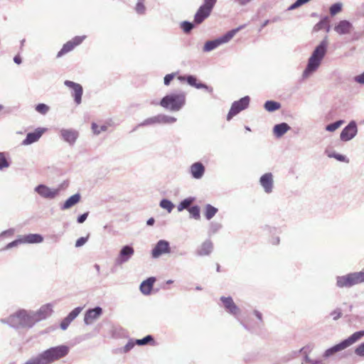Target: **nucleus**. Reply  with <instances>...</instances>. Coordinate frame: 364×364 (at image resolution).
Masks as SVG:
<instances>
[{
  "label": "nucleus",
  "instance_id": "f257e3e1",
  "mask_svg": "<svg viewBox=\"0 0 364 364\" xmlns=\"http://www.w3.org/2000/svg\"><path fill=\"white\" fill-rule=\"evenodd\" d=\"M69 353V347L60 345L50 348L36 356L29 358L24 364H51L65 357Z\"/></svg>",
  "mask_w": 364,
  "mask_h": 364
},
{
  "label": "nucleus",
  "instance_id": "f03ea898",
  "mask_svg": "<svg viewBox=\"0 0 364 364\" xmlns=\"http://www.w3.org/2000/svg\"><path fill=\"white\" fill-rule=\"evenodd\" d=\"M328 41L326 38L315 48L309 57L307 65L302 74L304 79L309 78L318 69L326 55Z\"/></svg>",
  "mask_w": 364,
  "mask_h": 364
},
{
  "label": "nucleus",
  "instance_id": "7ed1b4c3",
  "mask_svg": "<svg viewBox=\"0 0 364 364\" xmlns=\"http://www.w3.org/2000/svg\"><path fill=\"white\" fill-rule=\"evenodd\" d=\"M1 321L14 328H31L36 323L32 311H28L24 309L16 311L6 320L1 319Z\"/></svg>",
  "mask_w": 364,
  "mask_h": 364
},
{
  "label": "nucleus",
  "instance_id": "20e7f679",
  "mask_svg": "<svg viewBox=\"0 0 364 364\" xmlns=\"http://www.w3.org/2000/svg\"><path fill=\"white\" fill-rule=\"evenodd\" d=\"M186 102V92L180 91L166 95L161 100L159 105L171 112H178L185 106Z\"/></svg>",
  "mask_w": 364,
  "mask_h": 364
},
{
  "label": "nucleus",
  "instance_id": "39448f33",
  "mask_svg": "<svg viewBox=\"0 0 364 364\" xmlns=\"http://www.w3.org/2000/svg\"><path fill=\"white\" fill-rule=\"evenodd\" d=\"M362 282H364V272H353L336 278V285L339 288H350Z\"/></svg>",
  "mask_w": 364,
  "mask_h": 364
},
{
  "label": "nucleus",
  "instance_id": "423d86ee",
  "mask_svg": "<svg viewBox=\"0 0 364 364\" xmlns=\"http://www.w3.org/2000/svg\"><path fill=\"white\" fill-rule=\"evenodd\" d=\"M245 27V25L240 26L235 29H232L228 32H227L225 35L223 36L215 39L213 41H207L203 47V51L205 52H210L218 46H220L222 44L226 43L229 42L234 36L241 29H242Z\"/></svg>",
  "mask_w": 364,
  "mask_h": 364
},
{
  "label": "nucleus",
  "instance_id": "0eeeda50",
  "mask_svg": "<svg viewBox=\"0 0 364 364\" xmlns=\"http://www.w3.org/2000/svg\"><path fill=\"white\" fill-rule=\"evenodd\" d=\"M220 301H222L224 308L226 311L234 316L237 320L240 322V323L246 329L250 330V326L243 321L240 318V308L235 304L233 299L230 296H221Z\"/></svg>",
  "mask_w": 364,
  "mask_h": 364
},
{
  "label": "nucleus",
  "instance_id": "6e6552de",
  "mask_svg": "<svg viewBox=\"0 0 364 364\" xmlns=\"http://www.w3.org/2000/svg\"><path fill=\"white\" fill-rule=\"evenodd\" d=\"M176 117L164 114H159L144 119L139 126H148L156 124H173L176 122Z\"/></svg>",
  "mask_w": 364,
  "mask_h": 364
},
{
  "label": "nucleus",
  "instance_id": "1a4fd4ad",
  "mask_svg": "<svg viewBox=\"0 0 364 364\" xmlns=\"http://www.w3.org/2000/svg\"><path fill=\"white\" fill-rule=\"evenodd\" d=\"M250 100V97L248 96H245L240 100L234 102L228 114L227 120L230 121L234 116L245 109L249 105Z\"/></svg>",
  "mask_w": 364,
  "mask_h": 364
},
{
  "label": "nucleus",
  "instance_id": "9d476101",
  "mask_svg": "<svg viewBox=\"0 0 364 364\" xmlns=\"http://www.w3.org/2000/svg\"><path fill=\"white\" fill-rule=\"evenodd\" d=\"M34 191L41 197L49 200L55 198L60 193V188H52L43 184L37 186Z\"/></svg>",
  "mask_w": 364,
  "mask_h": 364
},
{
  "label": "nucleus",
  "instance_id": "9b49d317",
  "mask_svg": "<svg viewBox=\"0 0 364 364\" xmlns=\"http://www.w3.org/2000/svg\"><path fill=\"white\" fill-rule=\"evenodd\" d=\"M171 252L170 244L165 240H160L155 245L151 250V257L153 258H159L163 255L169 254Z\"/></svg>",
  "mask_w": 364,
  "mask_h": 364
},
{
  "label": "nucleus",
  "instance_id": "f8f14e48",
  "mask_svg": "<svg viewBox=\"0 0 364 364\" xmlns=\"http://www.w3.org/2000/svg\"><path fill=\"white\" fill-rule=\"evenodd\" d=\"M134 254V248L130 245H124L119 250L117 257L115 259V263L117 265H122L129 262Z\"/></svg>",
  "mask_w": 364,
  "mask_h": 364
},
{
  "label": "nucleus",
  "instance_id": "ddd939ff",
  "mask_svg": "<svg viewBox=\"0 0 364 364\" xmlns=\"http://www.w3.org/2000/svg\"><path fill=\"white\" fill-rule=\"evenodd\" d=\"M357 133V124L355 121H351L341 132L340 139L343 141H348L353 139Z\"/></svg>",
  "mask_w": 364,
  "mask_h": 364
},
{
  "label": "nucleus",
  "instance_id": "4468645a",
  "mask_svg": "<svg viewBox=\"0 0 364 364\" xmlns=\"http://www.w3.org/2000/svg\"><path fill=\"white\" fill-rule=\"evenodd\" d=\"M85 36H75L71 41H68L66 43L63 45L61 50L58 53L57 57L60 58L65 53L73 50L74 48L80 45L85 39Z\"/></svg>",
  "mask_w": 364,
  "mask_h": 364
},
{
  "label": "nucleus",
  "instance_id": "2eb2a0df",
  "mask_svg": "<svg viewBox=\"0 0 364 364\" xmlns=\"http://www.w3.org/2000/svg\"><path fill=\"white\" fill-rule=\"evenodd\" d=\"M64 85L72 89V96L77 105H80L82 101V95L83 92L82 87L76 82L70 80H65Z\"/></svg>",
  "mask_w": 364,
  "mask_h": 364
},
{
  "label": "nucleus",
  "instance_id": "dca6fc26",
  "mask_svg": "<svg viewBox=\"0 0 364 364\" xmlns=\"http://www.w3.org/2000/svg\"><path fill=\"white\" fill-rule=\"evenodd\" d=\"M259 184L266 193H272L274 189L273 174L270 172L263 174L259 178Z\"/></svg>",
  "mask_w": 364,
  "mask_h": 364
},
{
  "label": "nucleus",
  "instance_id": "f3484780",
  "mask_svg": "<svg viewBox=\"0 0 364 364\" xmlns=\"http://www.w3.org/2000/svg\"><path fill=\"white\" fill-rule=\"evenodd\" d=\"M53 312V305L47 304L43 305L37 311H32L35 322L43 320L51 315Z\"/></svg>",
  "mask_w": 364,
  "mask_h": 364
},
{
  "label": "nucleus",
  "instance_id": "a211bd4d",
  "mask_svg": "<svg viewBox=\"0 0 364 364\" xmlns=\"http://www.w3.org/2000/svg\"><path fill=\"white\" fill-rule=\"evenodd\" d=\"M102 314V309L97 306L94 309H88L84 316V322L86 325L93 323Z\"/></svg>",
  "mask_w": 364,
  "mask_h": 364
},
{
  "label": "nucleus",
  "instance_id": "6ab92c4d",
  "mask_svg": "<svg viewBox=\"0 0 364 364\" xmlns=\"http://www.w3.org/2000/svg\"><path fill=\"white\" fill-rule=\"evenodd\" d=\"M62 139L70 145H73L79 136V133L73 129H62L60 131Z\"/></svg>",
  "mask_w": 364,
  "mask_h": 364
},
{
  "label": "nucleus",
  "instance_id": "aec40b11",
  "mask_svg": "<svg viewBox=\"0 0 364 364\" xmlns=\"http://www.w3.org/2000/svg\"><path fill=\"white\" fill-rule=\"evenodd\" d=\"M213 9V7L206 6L205 4L201 5L195 15V23L198 24L202 23L206 18L210 16Z\"/></svg>",
  "mask_w": 364,
  "mask_h": 364
},
{
  "label": "nucleus",
  "instance_id": "412c9836",
  "mask_svg": "<svg viewBox=\"0 0 364 364\" xmlns=\"http://www.w3.org/2000/svg\"><path fill=\"white\" fill-rule=\"evenodd\" d=\"M353 29V24L347 20L340 21L334 27V31L338 35L350 34Z\"/></svg>",
  "mask_w": 364,
  "mask_h": 364
},
{
  "label": "nucleus",
  "instance_id": "4be33fe9",
  "mask_svg": "<svg viewBox=\"0 0 364 364\" xmlns=\"http://www.w3.org/2000/svg\"><path fill=\"white\" fill-rule=\"evenodd\" d=\"M46 131L45 128H38L33 132L28 133L26 139L22 141V144L29 145L36 142Z\"/></svg>",
  "mask_w": 364,
  "mask_h": 364
},
{
  "label": "nucleus",
  "instance_id": "5701e85b",
  "mask_svg": "<svg viewBox=\"0 0 364 364\" xmlns=\"http://www.w3.org/2000/svg\"><path fill=\"white\" fill-rule=\"evenodd\" d=\"M191 173L196 179L201 178L205 173V167L200 162H196L191 166Z\"/></svg>",
  "mask_w": 364,
  "mask_h": 364
},
{
  "label": "nucleus",
  "instance_id": "b1692460",
  "mask_svg": "<svg viewBox=\"0 0 364 364\" xmlns=\"http://www.w3.org/2000/svg\"><path fill=\"white\" fill-rule=\"evenodd\" d=\"M156 278L154 277H149L146 280L143 281L140 284V291L144 295H149L153 289Z\"/></svg>",
  "mask_w": 364,
  "mask_h": 364
},
{
  "label": "nucleus",
  "instance_id": "393cba45",
  "mask_svg": "<svg viewBox=\"0 0 364 364\" xmlns=\"http://www.w3.org/2000/svg\"><path fill=\"white\" fill-rule=\"evenodd\" d=\"M363 336H364V331H357V332H355L354 333H353L348 338L341 341V343L346 349V348L350 346L351 345H353V343H355V342H357L358 341L361 339Z\"/></svg>",
  "mask_w": 364,
  "mask_h": 364
},
{
  "label": "nucleus",
  "instance_id": "a878e982",
  "mask_svg": "<svg viewBox=\"0 0 364 364\" xmlns=\"http://www.w3.org/2000/svg\"><path fill=\"white\" fill-rule=\"evenodd\" d=\"M81 196L79 193H75L68 198L65 203L61 205L60 209L62 210H68L73 206L75 205L80 200Z\"/></svg>",
  "mask_w": 364,
  "mask_h": 364
},
{
  "label": "nucleus",
  "instance_id": "bb28decb",
  "mask_svg": "<svg viewBox=\"0 0 364 364\" xmlns=\"http://www.w3.org/2000/svg\"><path fill=\"white\" fill-rule=\"evenodd\" d=\"M213 249V242L210 240H205L198 249L197 254L200 256H206L212 252Z\"/></svg>",
  "mask_w": 364,
  "mask_h": 364
},
{
  "label": "nucleus",
  "instance_id": "cd10ccee",
  "mask_svg": "<svg viewBox=\"0 0 364 364\" xmlns=\"http://www.w3.org/2000/svg\"><path fill=\"white\" fill-rule=\"evenodd\" d=\"M291 127L285 122L276 124L273 128V133L277 138L282 137Z\"/></svg>",
  "mask_w": 364,
  "mask_h": 364
},
{
  "label": "nucleus",
  "instance_id": "c85d7f7f",
  "mask_svg": "<svg viewBox=\"0 0 364 364\" xmlns=\"http://www.w3.org/2000/svg\"><path fill=\"white\" fill-rule=\"evenodd\" d=\"M43 240V237L39 234H28L22 237L23 243H41Z\"/></svg>",
  "mask_w": 364,
  "mask_h": 364
},
{
  "label": "nucleus",
  "instance_id": "c756f323",
  "mask_svg": "<svg viewBox=\"0 0 364 364\" xmlns=\"http://www.w3.org/2000/svg\"><path fill=\"white\" fill-rule=\"evenodd\" d=\"M186 80H187V82L190 85L195 87L197 89H202V88L205 89L210 92L213 91V88L208 87L206 85L200 83V82L197 83V82H196L197 80H196V77H194L193 75H188L186 77Z\"/></svg>",
  "mask_w": 364,
  "mask_h": 364
},
{
  "label": "nucleus",
  "instance_id": "7c9ffc66",
  "mask_svg": "<svg viewBox=\"0 0 364 364\" xmlns=\"http://www.w3.org/2000/svg\"><path fill=\"white\" fill-rule=\"evenodd\" d=\"M345 348L343 346L342 343L341 342L340 343L336 344L334 346L327 349L323 353V357L326 358H328L335 354L336 353L343 350Z\"/></svg>",
  "mask_w": 364,
  "mask_h": 364
},
{
  "label": "nucleus",
  "instance_id": "2f4dec72",
  "mask_svg": "<svg viewBox=\"0 0 364 364\" xmlns=\"http://www.w3.org/2000/svg\"><path fill=\"white\" fill-rule=\"evenodd\" d=\"M195 201V198L189 197L183 200L177 206L178 212L184 209H188L189 206Z\"/></svg>",
  "mask_w": 364,
  "mask_h": 364
},
{
  "label": "nucleus",
  "instance_id": "473e14b6",
  "mask_svg": "<svg viewBox=\"0 0 364 364\" xmlns=\"http://www.w3.org/2000/svg\"><path fill=\"white\" fill-rule=\"evenodd\" d=\"M218 213V208L213 207L210 204L205 206V217L207 220L212 219Z\"/></svg>",
  "mask_w": 364,
  "mask_h": 364
},
{
  "label": "nucleus",
  "instance_id": "72a5a7b5",
  "mask_svg": "<svg viewBox=\"0 0 364 364\" xmlns=\"http://www.w3.org/2000/svg\"><path fill=\"white\" fill-rule=\"evenodd\" d=\"M264 109L268 112H274L277 109H279L281 107L280 104L279 102H274V101H267L264 103Z\"/></svg>",
  "mask_w": 364,
  "mask_h": 364
},
{
  "label": "nucleus",
  "instance_id": "f704fd0d",
  "mask_svg": "<svg viewBox=\"0 0 364 364\" xmlns=\"http://www.w3.org/2000/svg\"><path fill=\"white\" fill-rule=\"evenodd\" d=\"M159 205L161 208L166 210L168 213H171L174 208L173 203L168 199H162Z\"/></svg>",
  "mask_w": 364,
  "mask_h": 364
},
{
  "label": "nucleus",
  "instance_id": "c9c22d12",
  "mask_svg": "<svg viewBox=\"0 0 364 364\" xmlns=\"http://www.w3.org/2000/svg\"><path fill=\"white\" fill-rule=\"evenodd\" d=\"M188 212L191 215V217L196 220H199L200 218V208L198 205H194L188 208Z\"/></svg>",
  "mask_w": 364,
  "mask_h": 364
},
{
  "label": "nucleus",
  "instance_id": "e433bc0d",
  "mask_svg": "<svg viewBox=\"0 0 364 364\" xmlns=\"http://www.w3.org/2000/svg\"><path fill=\"white\" fill-rule=\"evenodd\" d=\"M344 123L343 120H338L333 123L329 124L326 127V130L328 132H334L338 129Z\"/></svg>",
  "mask_w": 364,
  "mask_h": 364
},
{
  "label": "nucleus",
  "instance_id": "4c0bfd02",
  "mask_svg": "<svg viewBox=\"0 0 364 364\" xmlns=\"http://www.w3.org/2000/svg\"><path fill=\"white\" fill-rule=\"evenodd\" d=\"M222 225L219 223L212 222L209 225L208 234L210 235L215 234L220 228Z\"/></svg>",
  "mask_w": 364,
  "mask_h": 364
},
{
  "label": "nucleus",
  "instance_id": "58836bf2",
  "mask_svg": "<svg viewBox=\"0 0 364 364\" xmlns=\"http://www.w3.org/2000/svg\"><path fill=\"white\" fill-rule=\"evenodd\" d=\"M342 9V4L341 3H336L330 7V14L331 16H335L339 13Z\"/></svg>",
  "mask_w": 364,
  "mask_h": 364
},
{
  "label": "nucleus",
  "instance_id": "ea45409f",
  "mask_svg": "<svg viewBox=\"0 0 364 364\" xmlns=\"http://www.w3.org/2000/svg\"><path fill=\"white\" fill-rule=\"evenodd\" d=\"M10 164L6 160L4 153L0 152V170L9 167Z\"/></svg>",
  "mask_w": 364,
  "mask_h": 364
},
{
  "label": "nucleus",
  "instance_id": "a19ab883",
  "mask_svg": "<svg viewBox=\"0 0 364 364\" xmlns=\"http://www.w3.org/2000/svg\"><path fill=\"white\" fill-rule=\"evenodd\" d=\"M36 110L40 114H46L49 111V107L46 104L41 103L36 107Z\"/></svg>",
  "mask_w": 364,
  "mask_h": 364
},
{
  "label": "nucleus",
  "instance_id": "79ce46f5",
  "mask_svg": "<svg viewBox=\"0 0 364 364\" xmlns=\"http://www.w3.org/2000/svg\"><path fill=\"white\" fill-rule=\"evenodd\" d=\"M92 129L94 134H100L102 132H105L107 130V127L101 126L100 127H99V126L97 124L92 123Z\"/></svg>",
  "mask_w": 364,
  "mask_h": 364
},
{
  "label": "nucleus",
  "instance_id": "37998d69",
  "mask_svg": "<svg viewBox=\"0 0 364 364\" xmlns=\"http://www.w3.org/2000/svg\"><path fill=\"white\" fill-rule=\"evenodd\" d=\"M153 341V337L150 335L146 336L142 339L136 340V343L139 346H143L147 344L149 342Z\"/></svg>",
  "mask_w": 364,
  "mask_h": 364
},
{
  "label": "nucleus",
  "instance_id": "c03bdc74",
  "mask_svg": "<svg viewBox=\"0 0 364 364\" xmlns=\"http://www.w3.org/2000/svg\"><path fill=\"white\" fill-rule=\"evenodd\" d=\"M181 28L185 33H188L193 29V23H190L188 21H183L181 23Z\"/></svg>",
  "mask_w": 364,
  "mask_h": 364
},
{
  "label": "nucleus",
  "instance_id": "a18cd8bd",
  "mask_svg": "<svg viewBox=\"0 0 364 364\" xmlns=\"http://www.w3.org/2000/svg\"><path fill=\"white\" fill-rule=\"evenodd\" d=\"M135 11L138 14H145L146 7L144 6V4L141 3V2H137L136 7H135Z\"/></svg>",
  "mask_w": 364,
  "mask_h": 364
},
{
  "label": "nucleus",
  "instance_id": "49530a36",
  "mask_svg": "<svg viewBox=\"0 0 364 364\" xmlns=\"http://www.w3.org/2000/svg\"><path fill=\"white\" fill-rule=\"evenodd\" d=\"M82 307H76L69 314L68 316L74 320L82 311Z\"/></svg>",
  "mask_w": 364,
  "mask_h": 364
},
{
  "label": "nucleus",
  "instance_id": "de8ad7c7",
  "mask_svg": "<svg viewBox=\"0 0 364 364\" xmlns=\"http://www.w3.org/2000/svg\"><path fill=\"white\" fill-rule=\"evenodd\" d=\"M355 353L358 356L364 357V342L355 348Z\"/></svg>",
  "mask_w": 364,
  "mask_h": 364
},
{
  "label": "nucleus",
  "instance_id": "09e8293b",
  "mask_svg": "<svg viewBox=\"0 0 364 364\" xmlns=\"http://www.w3.org/2000/svg\"><path fill=\"white\" fill-rule=\"evenodd\" d=\"M353 80L359 85H364V72L360 75H355L353 77Z\"/></svg>",
  "mask_w": 364,
  "mask_h": 364
},
{
  "label": "nucleus",
  "instance_id": "8fccbe9b",
  "mask_svg": "<svg viewBox=\"0 0 364 364\" xmlns=\"http://www.w3.org/2000/svg\"><path fill=\"white\" fill-rule=\"evenodd\" d=\"M87 237H81L80 238H78L75 242V247H80L82 246H83L87 241Z\"/></svg>",
  "mask_w": 364,
  "mask_h": 364
},
{
  "label": "nucleus",
  "instance_id": "3c124183",
  "mask_svg": "<svg viewBox=\"0 0 364 364\" xmlns=\"http://www.w3.org/2000/svg\"><path fill=\"white\" fill-rule=\"evenodd\" d=\"M331 315L333 316V320H338L339 318L341 317V310L340 309H336L331 312Z\"/></svg>",
  "mask_w": 364,
  "mask_h": 364
},
{
  "label": "nucleus",
  "instance_id": "603ef678",
  "mask_svg": "<svg viewBox=\"0 0 364 364\" xmlns=\"http://www.w3.org/2000/svg\"><path fill=\"white\" fill-rule=\"evenodd\" d=\"M20 243H23L22 238L16 240H14V241H13L9 243L6 245V250L11 249V248H12L14 247H16V245H18Z\"/></svg>",
  "mask_w": 364,
  "mask_h": 364
},
{
  "label": "nucleus",
  "instance_id": "864d4df0",
  "mask_svg": "<svg viewBox=\"0 0 364 364\" xmlns=\"http://www.w3.org/2000/svg\"><path fill=\"white\" fill-rule=\"evenodd\" d=\"M173 77H174V74H173V73L166 75L164 79V85H168L170 84L171 81L173 79Z\"/></svg>",
  "mask_w": 364,
  "mask_h": 364
},
{
  "label": "nucleus",
  "instance_id": "5fc2aeb1",
  "mask_svg": "<svg viewBox=\"0 0 364 364\" xmlns=\"http://www.w3.org/2000/svg\"><path fill=\"white\" fill-rule=\"evenodd\" d=\"M88 214H89V213H83V214L80 215L77 218V223H84V222L86 220V219H87V216H88Z\"/></svg>",
  "mask_w": 364,
  "mask_h": 364
},
{
  "label": "nucleus",
  "instance_id": "6e6d98bb",
  "mask_svg": "<svg viewBox=\"0 0 364 364\" xmlns=\"http://www.w3.org/2000/svg\"><path fill=\"white\" fill-rule=\"evenodd\" d=\"M216 2L217 0H203V4L211 6L213 8L215 6Z\"/></svg>",
  "mask_w": 364,
  "mask_h": 364
},
{
  "label": "nucleus",
  "instance_id": "4d7b16f0",
  "mask_svg": "<svg viewBox=\"0 0 364 364\" xmlns=\"http://www.w3.org/2000/svg\"><path fill=\"white\" fill-rule=\"evenodd\" d=\"M70 325V323H68V321L64 318L62 322L60 323V328L61 329L63 330H66L68 328V327Z\"/></svg>",
  "mask_w": 364,
  "mask_h": 364
},
{
  "label": "nucleus",
  "instance_id": "13d9d810",
  "mask_svg": "<svg viewBox=\"0 0 364 364\" xmlns=\"http://www.w3.org/2000/svg\"><path fill=\"white\" fill-rule=\"evenodd\" d=\"M331 156L334 157L339 161H346V156L341 154H335L332 155Z\"/></svg>",
  "mask_w": 364,
  "mask_h": 364
},
{
  "label": "nucleus",
  "instance_id": "bf43d9fd",
  "mask_svg": "<svg viewBox=\"0 0 364 364\" xmlns=\"http://www.w3.org/2000/svg\"><path fill=\"white\" fill-rule=\"evenodd\" d=\"M300 6L299 3L298 2V1L296 0L294 4H292L289 8H288V10L289 11H291V10H294V9H296L297 8H299Z\"/></svg>",
  "mask_w": 364,
  "mask_h": 364
},
{
  "label": "nucleus",
  "instance_id": "052dcab7",
  "mask_svg": "<svg viewBox=\"0 0 364 364\" xmlns=\"http://www.w3.org/2000/svg\"><path fill=\"white\" fill-rule=\"evenodd\" d=\"M239 5L240 6H245L250 2H251L252 0H235Z\"/></svg>",
  "mask_w": 364,
  "mask_h": 364
},
{
  "label": "nucleus",
  "instance_id": "680f3d73",
  "mask_svg": "<svg viewBox=\"0 0 364 364\" xmlns=\"http://www.w3.org/2000/svg\"><path fill=\"white\" fill-rule=\"evenodd\" d=\"M14 232V229H9V230H7L6 231H4L1 234H0V238L3 236V235H12Z\"/></svg>",
  "mask_w": 364,
  "mask_h": 364
},
{
  "label": "nucleus",
  "instance_id": "e2e57ef3",
  "mask_svg": "<svg viewBox=\"0 0 364 364\" xmlns=\"http://www.w3.org/2000/svg\"><path fill=\"white\" fill-rule=\"evenodd\" d=\"M134 346V343H132V342H129L126 344V346H124V351H129Z\"/></svg>",
  "mask_w": 364,
  "mask_h": 364
},
{
  "label": "nucleus",
  "instance_id": "0e129e2a",
  "mask_svg": "<svg viewBox=\"0 0 364 364\" xmlns=\"http://www.w3.org/2000/svg\"><path fill=\"white\" fill-rule=\"evenodd\" d=\"M254 314L256 316V317L262 322V314L260 312H259L258 311H255Z\"/></svg>",
  "mask_w": 364,
  "mask_h": 364
},
{
  "label": "nucleus",
  "instance_id": "69168bd1",
  "mask_svg": "<svg viewBox=\"0 0 364 364\" xmlns=\"http://www.w3.org/2000/svg\"><path fill=\"white\" fill-rule=\"evenodd\" d=\"M14 63H16V64H21V58L19 55H16L14 58Z\"/></svg>",
  "mask_w": 364,
  "mask_h": 364
},
{
  "label": "nucleus",
  "instance_id": "338daca9",
  "mask_svg": "<svg viewBox=\"0 0 364 364\" xmlns=\"http://www.w3.org/2000/svg\"><path fill=\"white\" fill-rule=\"evenodd\" d=\"M328 21V18H325L323 20L321 21L318 23L316 24V27H318V29L321 28V25L323 24L324 22Z\"/></svg>",
  "mask_w": 364,
  "mask_h": 364
},
{
  "label": "nucleus",
  "instance_id": "774afa93",
  "mask_svg": "<svg viewBox=\"0 0 364 364\" xmlns=\"http://www.w3.org/2000/svg\"><path fill=\"white\" fill-rule=\"evenodd\" d=\"M154 219L153 218H151L146 221V224L147 225H153L154 224Z\"/></svg>",
  "mask_w": 364,
  "mask_h": 364
}]
</instances>
